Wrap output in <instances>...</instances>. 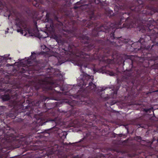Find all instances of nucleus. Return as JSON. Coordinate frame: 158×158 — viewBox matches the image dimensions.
I'll list each match as a JSON object with an SVG mask.
<instances>
[{
  "label": "nucleus",
  "mask_w": 158,
  "mask_h": 158,
  "mask_svg": "<svg viewBox=\"0 0 158 158\" xmlns=\"http://www.w3.org/2000/svg\"><path fill=\"white\" fill-rule=\"evenodd\" d=\"M48 36L47 35V36H46V35H45V36H44V35H41V37L42 38H46V37H47Z\"/></svg>",
  "instance_id": "obj_6"
},
{
  "label": "nucleus",
  "mask_w": 158,
  "mask_h": 158,
  "mask_svg": "<svg viewBox=\"0 0 158 158\" xmlns=\"http://www.w3.org/2000/svg\"><path fill=\"white\" fill-rule=\"evenodd\" d=\"M10 55L9 54H8V55H4L3 56H2V57L3 58H5V59H6V58L8 57Z\"/></svg>",
  "instance_id": "obj_4"
},
{
  "label": "nucleus",
  "mask_w": 158,
  "mask_h": 158,
  "mask_svg": "<svg viewBox=\"0 0 158 158\" xmlns=\"http://www.w3.org/2000/svg\"><path fill=\"white\" fill-rule=\"evenodd\" d=\"M17 27H18L19 28H18L17 29V31L18 32H20L22 35H23L24 36H26L27 34V32L29 35V36H33L35 35V32H33V30H27L26 29L24 30H22V28H20L22 27H23L25 28L24 26L23 25L22 22L20 23L19 24H17Z\"/></svg>",
  "instance_id": "obj_2"
},
{
  "label": "nucleus",
  "mask_w": 158,
  "mask_h": 158,
  "mask_svg": "<svg viewBox=\"0 0 158 158\" xmlns=\"http://www.w3.org/2000/svg\"><path fill=\"white\" fill-rule=\"evenodd\" d=\"M37 63L35 60H31V59H28L22 61L15 62L14 65L18 67H29L35 65Z\"/></svg>",
  "instance_id": "obj_1"
},
{
  "label": "nucleus",
  "mask_w": 158,
  "mask_h": 158,
  "mask_svg": "<svg viewBox=\"0 0 158 158\" xmlns=\"http://www.w3.org/2000/svg\"><path fill=\"white\" fill-rule=\"evenodd\" d=\"M102 70V73H104V72H106V70H105V69H104V70Z\"/></svg>",
  "instance_id": "obj_5"
},
{
  "label": "nucleus",
  "mask_w": 158,
  "mask_h": 158,
  "mask_svg": "<svg viewBox=\"0 0 158 158\" xmlns=\"http://www.w3.org/2000/svg\"><path fill=\"white\" fill-rule=\"evenodd\" d=\"M13 65H12V64H6V66H7L8 67L10 66H13Z\"/></svg>",
  "instance_id": "obj_7"
},
{
  "label": "nucleus",
  "mask_w": 158,
  "mask_h": 158,
  "mask_svg": "<svg viewBox=\"0 0 158 158\" xmlns=\"http://www.w3.org/2000/svg\"><path fill=\"white\" fill-rule=\"evenodd\" d=\"M106 73L108 74L109 75H110V76L114 75V73L112 72L107 71V72H106Z\"/></svg>",
  "instance_id": "obj_3"
},
{
  "label": "nucleus",
  "mask_w": 158,
  "mask_h": 158,
  "mask_svg": "<svg viewBox=\"0 0 158 158\" xmlns=\"http://www.w3.org/2000/svg\"><path fill=\"white\" fill-rule=\"evenodd\" d=\"M43 34H45L46 35H47V34L46 33H45V32H43Z\"/></svg>",
  "instance_id": "obj_8"
}]
</instances>
